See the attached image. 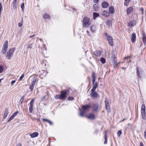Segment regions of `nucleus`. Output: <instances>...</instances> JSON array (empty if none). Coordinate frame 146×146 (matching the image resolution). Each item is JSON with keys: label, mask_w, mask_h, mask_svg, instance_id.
I'll use <instances>...</instances> for the list:
<instances>
[{"label": "nucleus", "mask_w": 146, "mask_h": 146, "mask_svg": "<svg viewBox=\"0 0 146 146\" xmlns=\"http://www.w3.org/2000/svg\"><path fill=\"white\" fill-rule=\"evenodd\" d=\"M81 107L82 110L80 108L79 109L80 111L79 115L81 117H83L84 116L86 111L91 108V106L90 105L88 104L83 105Z\"/></svg>", "instance_id": "nucleus-1"}, {"label": "nucleus", "mask_w": 146, "mask_h": 146, "mask_svg": "<svg viewBox=\"0 0 146 146\" xmlns=\"http://www.w3.org/2000/svg\"><path fill=\"white\" fill-rule=\"evenodd\" d=\"M136 74L138 77L137 79L139 81L138 78L141 79L142 78V76L145 75V73L142 68L140 67H136Z\"/></svg>", "instance_id": "nucleus-2"}, {"label": "nucleus", "mask_w": 146, "mask_h": 146, "mask_svg": "<svg viewBox=\"0 0 146 146\" xmlns=\"http://www.w3.org/2000/svg\"><path fill=\"white\" fill-rule=\"evenodd\" d=\"M90 19L88 17H86L83 20V24L84 26L86 27H88L90 24Z\"/></svg>", "instance_id": "nucleus-3"}, {"label": "nucleus", "mask_w": 146, "mask_h": 146, "mask_svg": "<svg viewBox=\"0 0 146 146\" xmlns=\"http://www.w3.org/2000/svg\"><path fill=\"white\" fill-rule=\"evenodd\" d=\"M91 77L92 79V83L93 87L97 88L98 86V84L97 82L95 83L96 77L95 73L93 72H92Z\"/></svg>", "instance_id": "nucleus-4"}, {"label": "nucleus", "mask_w": 146, "mask_h": 146, "mask_svg": "<svg viewBox=\"0 0 146 146\" xmlns=\"http://www.w3.org/2000/svg\"><path fill=\"white\" fill-rule=\"evenodd\" d=\"M112 62L114 68H116L118 65V63L115 59V56L114 54H113L111 57Z\"/></svg>", "instance_id": "nucleus-5"}, {"label": "nucleus", "mask_w": 146, "mask_h": 146, "mask_svg": "<svg viewBox=\"0 0 146 146\" xmlns=\"http://www.w3.org/2000/svg\"><path fill=\"white\" fill-rule=\"evenodd\" d=\"M34 98H33L31 101L29 103L30 106L29 107V111L30 113H32L33 110V104L35 101Z\"/></svg>", "instance_id": "nucleus-6"}, {"label": "nucleus", "mask_w": 146, "mask_h": 146, "mask_svg": "<svg viewBox=\"0 0 146 146\" xmlns=\"http://www.w3.org/2000/svg\"><path fill=\"white\" fill-rule=\"evenodd\" d=\"M99 108V105L98 104H93L91 108L92 109L93 111L97 112Z\"/></svg>", "instance_id": "nucleus-7"}, {"label": "nucleus", "mask_w": 146, "mask_h": 146, "mask_svg": "<svg viewBox=\"0 0 146 146\" xmlns=\"http://www.w3.org/2000/svg\"><path fill=\"white\" fill-rule=\"evenodd\" d=\"M60 97L61 98V100H63L65 99L67 97L66 93L63 90H62L60 94Z\"/></svg>", "instance_id": "nucleus-8"}, {"label": "nucleus", "mask_w": 146, "mask_h": 146, "mask_svg": "<svg viewBox=\"0 0 146 146\" xmlns=\"http://www.w3.org/2000/svg\"><path fill=\"white\" fill-rule=\"evenodd\" d=\"M85 115L86 117L91 120H93L95 119V115L92 113H90L88 115L85 114Z\"/></svg>", "instance_id": "nucleus-9"}, {"label": "nucleus", "mask_w": 146, "mask_h": 146, "mask_svg": "<svg viewBox=\"0 0 146 146\" xmlns=\"http://www.w3.org/2000/svg\"><path fill=\"white\" fill-rule=\"evenodd\" d=\"M142 40L145 46L146 44V35L145 33L143 30H142Z\"/></svg>", "instance_id": "nucleus-10"}, {"label": "nucleus", "mask_w": 146, "mask_h": 146, "mask_svg": "<svg viewBox=\"0 0 146 146\" xmlns=\"http://www.w3.org/2000/svg\"><path fill=\"white\" fill-rule=\"evenodd\" d=\"M128 26L130 27H133L136 24V21L135 20H133L131 21H129L128 23Z\"/></svg>", "instance_id": "nucleus-11"}, {"label": "nucleus", "mask_w": 146, "mask_h": 146, "mask_svg": "<svg viewBox=\"0 0 146 146\" xmlns=\"http://www.w3.org/2000/svg\"><path fill=\"white\" fill-rule=\"evenodd\" d=\"M107 40L109 44L111 45V46H113V38L112 37L110 36L109 37L107 38Z\"/></svg>", "instance_id": "nucleus-12"}, {"label": "nucleus", "mask_w": 146, "mask_h": 146, "mask_svg": "<svg viewBox=\"0 0 146 146\" xmlns=\"http://www.w3.org/2000/svg\"><path fill=\"white\" fill-rule=\"evenodd\" d=\"M18 2L17 1V0H13L12 2L13 7L14 9H17L18 5Z\"/></svg>", "instance_id": "nucleus-13"}, {"label": "nucleus", "mask_w": 146, "mask_h": 146, "mask_svg": "<svg viewBox=\"0 0 146 146\" xmlns=\"http://www.w3.org/2000/svg\"><path fill=\"white\" fill-rule=\"evenodd\" d=\"M90 94L92 98H96L98 96V93L96 91L91 92Z\"/></svg>", "instance_id": "nucleus-14"}, {"label": "nucleus", "mask_w": 146, "mask_h": 146, "mask_svg": "<svg viewBox=\"0 0 146 146\" xmlns=\"http://www.w3.org/2000/svg\"><path fill=\"white\" fill-rule=\"evenodd\" d=\"M131 40L132 43H134L136 40V36L135 33H133L132 34L131 38Z\"/></svg>", "instance_id": "nucleus-15"}, {"label": "nucleus", "mask_w": 146, "mask_h": 146, "mask_svg": "<svg viewBox=\"0 0 146 146\" xmlns=\"http://www.w3.org/2000/svg\"><path fill=\"white\" fill-rule=\"evenodd\" d=\"M132 59V56L131 54L130 56L125 57L124 59L125 60H127V63H129L131 61Z\"/></svg>", "instance_id": "nucleus-16"}, {"label": "nucleus", "mask_w": 146, "mask_h": 146, "mask_svg": "<svg viewBox=\"0 0 146 146\" xmlns=\"http://www.w3.org/2000/svg\"><path fill=\"white\" fill-rule=\"evenodd\" d=\"M102 7L103 8H106L109 5V3L107 2H102L101 4Z\"/></svg>", "instance_id": "nucleus-17"}, {"label": "nucleus", "mask_w": 146, "mask_h": 146, "mask_svg": "<svg viewBox=\"0 0 146 146\" xmlns=\"http://www.w3.org/2000/svg\"><path fill=\"white\" fill-rule=\"evenodd\" d=\"M9 112L8 111V109L7 108H5L4 110V117L3 119H5L6 117H7L8 113Z\"/></svg>", "instance_id": "nucleus-18"}, {"label": "nucleus", "mask_w": 146, "mask_h": 146, "mask_svg": "<svg viewBox=\"0 0 146 146\" xmlns=\"http://www.w3.org/2000/svg\"><path fill=\"white\" fill-rule=\"evenodd\" d=\"M46 75L45 71L44 70H42L39 74V77L41 78H43Z\"/></svg>", "instance_id": "nucleus-19"}, {"label": "nucleus", "mask_w": 146, "mask_h": 146, "mask_svg": "<svg viewBox=\"0 0 146 146\" xmlns=\"http://www.w3.org/2000/svg\"><path fill=\"white\" fill-rule=\"evenodd\" d=\"M132 7L131 6L128 8L127 9L126 13L127 15L130 14L133 10Z\"/></svg>", "instance_id": "nucleus-20"}, {"label": "nucleus", "mask_w": 146, "mask_h": 146, "mask_svg": "<svg viewBox=\"0 0 146 146\" xmlns=\"http://www.w3.org/2000/svg\"><path fill=\"white\" fill-rule=\"evenodd\" d=\"M102 15L105 17H108L110 15V13L106 11H104L102 13Z\"/></svg>", "instance_id": "nucleus-21"}, {"label": "nucleus", "mask_w": 146, "mask_h": 146, "mask_svg": "<svg viewBox=\"0 0 146 146\" xmlns=\"http://www.w3.org/2000/svg\"><path fill=\"white\" fill-rule=\"evenodd\" d=\"M38 135V133L37 132H35L30 134V135L32 138H34L37 137Z\"/></svg>", "instance_id": "nucleus-22"}, {"label": "nucleus", "mask_w": 146, "mask_h": 146, "mask_svg": "<svg viewBox=\"0 0 146 146\" xmlns=\"http://www.w3.org/2000/svg\"><path fill=\"white\" fill-rule=\"evenodd\" d=\"M8 46V42L7 40L4 43L2 48L7 49Z\"/></svg>", "instance_id": "nucleus-23"}, {"label": "nucleus", "mask_w": 146, "mask_h": 146, "mask_svg": "<svg viewBox=\"0 0 146 146\" xmlns=\"http://www.w3.org/2000/svg\"><path fill=\"white\" fill-rule=\"evenodd\" d=\"M12 54L9 51H8L6 53V56L8 58V59L10 60L11 58V56Z\"/></svg>", "instance_id": "nucleus-24"}, {"label": "nucleus", "mask_w": 146, "mask_h": 146, "mask_svg": "<svg viewBox=\"0 0 146 146\" xmlns=\"http://www.w3.org/2000/svg\"><path fill=\"white\" fill-rule=\"evenodd\" d=\"M94 54L96 56H99L101 55V52L99 50H97L94 52Z\"/></svg>", "instance_id": "nucleus-25"}, {"label": "nucleus", "mask_w": 146, "mask_h": 146, "mask_svg": "<svg viewBox=\"0 0 146 146\" xmlns=\"http://www.w3.org/2000/svg\"><path fill=\"white\" fill-rule=\"evenodd\" d=\"M142 119L144 120L146 119V112H141Z\"/></svg>", "instance_id": "nucleus-26"}, {"label": "nucleus", "mask_w": 146, "mask_h": 146, "mask_svg": "<svg viewBox=\"0 0 146 146\" xmlns=\"http://www.w3.org/2000/svg\"><path fill=\"white\" fill-rule=\"evenodd\" d=\"M93 6V9L94 11H97L98 10L99 7L97 5L94 4Z\"/></svg>", "instance_id": "nucleus-27"}, {"label": "nucleus", "mask_w": 146, "mask_h": 146, "mask_svg": "<svg viewBox=\"0 0 146 146\" xmlns=\"http://www.w3.org/2000/svg\"><path fill=\"white\" fill-rule=\"evenodd\" d=\"M109 10L111 14H113L114 12V8L113 7H110L109 9Z\"/></svg>", "instance_id": "nucleus-28"}, {"label": "nucleus", "mask_w": 146, "mask_h": 146, "mask_svg": "<svg viewBox=\"0 0 146 146\" xmlns=\"http://www.w3.org/2000/svg\"><path fill=\"white\" fill-rule=\"evenodd\" d=\"M146 107L144 104H142L141 107V112H145Z\"/></svg>", "instance_id": "nucleus-29"}, {"label": "nucleus", "mask_w": 146, "mask_h": 146, "mask_svg": "<svg viewBox=\"0 0 146 146\" xmlns=\"http://www.w3.org/2000/svg\"><path fill=\"white\" fill-rule=\"evenodd\" d=\"M35 85V84H32V83H31V84L30 85L29 88V89L30 90V92H33Z\"/></svg>", "instance_id": "nucleus-30"}, {"label": "nucleus", "mask_w": 146, "mask_h": 146, "mask_svg": "<svg viewBox=\"0 0 146 146\" xmlns=\"http://www.w3.org/2000/svg\"><path fill=\"white\" fill-rule=\"evenodd\" d=\"M43 17L45 19H50V17L49 15L47 13H45L42 15Z\"/></svg>", "instance_id": "nucleus-31"}, {"label": "nucleus", "mask_w": 146, "mask_h": 146, "mask_svg": "<svg viewBox=\"0 0 146 146\" xmlns=\"http://www.w3.org/2000/svg\"><path fill=\"white\" fill-rule=\"evenodd\" d=\"M105 141L104 143V144H106L107 143V137L106 132H105L104 135Z\"/></svg>", "instance_id": "nucleus-32"}, {"label": "nucleus", "mask_w": 146, "mask_h": 146, "mask_svg": "<svg viewBox=\"0 0 146 146\" xmlns=\"http://www.w3.org/2000/svg\"><path fill=\"white\" fill-rule=\"evenodd\" d=\"M93 18L95 19L98 17L99 16V14L98 13L94 12L93 13Z\"/></svg>", "instance_id": "nucleus-33"}, {"label": "nucleus", "mask_w": 146, "mask_h": 146, "mask_svg": "<svg viewBox=\"0 0 146 146\" xmlns=\"http://www.w3.org/2000/svg\"><path fill=\"white\" fill-rule=\"evenodd\" d=\"M15 50V48L13 47L9 49V50L8 51H9V52H10L12 54L14 52Z\"/></svg>", "instance_id": "nucleus-34"}, {"label": "nucleus", "mask_w": 146, "mask_h": 146, "mask_svg": "<svg viewBox=\"0 0 146 146\" xmlns=\"http://www.w3.org/2000/svg\"><path fill=\"white\" fill-rule=\"evenodd\" d=\"M130 1L131 0H125V2L124 3V5L126 6H128Z\"/></svg>", "instance_id": "nucleus-35"}, {"label": "nucleus", "mask_w": 146, "mask_h": 146, "mask_svg": "<svg viewBox=\"0 0 146 146\" xmlns=\"http://www.w3.org/2000/svg\"><path fill=\"white\" fill-rule=\"evenodd\" d=\"M100 60L103 64H104L106 63V60L103 57L101 58L100 59Z\"/></svg>", "instance_id": "nucleus-36"}, {"label": "nucleus", "mask_w": 146, "mask_h": 146, "mask_svg": "<svg viewBox=\"0 0 146 146\" xmlns=\"http://www.w3.org/2000/svg\"><path fill=\"white\" fill-rule=\"evenodd\" d=\"M106 109L108 112H110L111 110L110 108V105L105 106Z\"/></svg>", "instance_id": "nucleus-37"}, {"label": "nucleus", "mask_w": 146, "mask_h": 146, "mask_svg": "<svg viewBox=\"0 0 146 146\" xmlns=\"http://www.w3.org/2000/svg\"><path fill=\"white\" fill-rule=\"evenodd\" d=\"M105 106L110 105V104H109V102L107 98H106V100L105 101Z\"/></svg>", "instance_id": "nucleus-38"}, {"label": "nucleus", "mask_w": 146, "mask_h": 146, "mask_svg": "<svg viewBox=\"0 0 146 146\" xmlns=\"http://www.w3.org/2000/svg\"><path fill=\"white\" fill-rule=\"evenodd\" d=\"M71 90V89L70 88H68L67 89L64 90L63 91L66 92L67 94H68L69 92Z\"/></svg>", "instance_id": "nucleus-39"}, {"label": "nucleus", "mask_w": 146, "mask_h": 146, "mask_svg": "<svg viewBox=\"0 0 146 146\" xmlns=\"http://www.w3.org/2000/svg\"><path fill=\"white\" fill-rule=\"evenodd\" d=\"M25 97V96L24 95V96H23L21 98L20 100V102L21 104L23 103V102L24 100Z\"/></svg>", "instance_id": "nucleus-40"}, {"label": "nucleus", "mask_w": 146, "mask_h": 146, "mask_svg": "<svg viewBox=\"0 0 146 146\" xmlns=\"http://www.w3.org/2000/svg\"><path fill=\"white\" fill-rule=\"evenodd\" d=\"M54 98L57 99H60L61 100V98L60 97V94L59 95H56L54 96Z\"/></svg>", "instance_id": "nucleus-41"}, {"label": "nucleus", "mask_w": 146, "mask_h": 146, "mask_svg": "<svg viewBox=\"0 0 146 146\" xmlns=\"http://www.w3.org/2000/svg\"><path fill=\"white\" fill-rule=\"evenodd\" d=\"M14 117L12 115L10 117L9 119L8 120L7 122L9 123L13 119Z\"/></svg>", "instance_id": "nucleus-42"}, {"label": "nucleus", "mask_w": 146, "mask_h": 146, "mask_svg": "<svg viewBox=\"0 0 146 146\" xmlns=\"http://www.w3.org/2000/svg\"><path fill=\"white\" fill-rule=\"evenodd\" d=\"M36 80H37L36 77H34L33 79V81L32 82H31V83H32V84H35V83L36 81Z\"/></svg>", "instance_id": "nucleus-43"}, {"label": "nucleus", "mask_w": 146, "mask_h": 146, "mask_svg": "<svg viewBox=\"0 0 146 146\" xmlns=\"http://www.w3.org/2000/svg\"><path fill=\"white\" fill-rule=\"evenodd\" d=\"M19 113V111H17L16 112L14 113L12 115L14 117Z\"/></svg>", "instance_id": "nucleus-44"}, {"label": "nucleus", "mask_w": 146, "mask_h": 146, "mask_svg": "<svg viewBox=\"0 0 146 146\" xmlns=\"http://www.w3.org/2000/svg\"><path fill=\"white\" fill-rule=\"evenodd\" d=\"M7 50V49L2 48L1 52H2L3 54H5L6 53Z\"/></svg>", "instance_id": "nucleus-45"}, {"label": "nucleus", "mask_w": 146, "mask_h": 146, "mask_svg": "<svg viewBox=\"0 0 146 146\" xmlns=\"http://www.w3.org/2000/svg\"><path fill=\"white\" fill-rule=\"evenodd\" d=\"M24 74H22L21 77H20L19 79V81H21L22 80L23 78L24 77Z\"/></svg>", "instance_id": "nucleus-46"}, {"label": "nucleus", "mask_w": 146, "mask_h": 146, "mask_svg": "<svg viewBox=\"0 0 146 146\" xmlns=\"http://www.w3.org/2000/svg\"><path fill=\"white\" fill-rule=\"evenodd\" d=\"M67 99L69 100H74V98L73 97H68Z\"/></svg>", "instance_id": "nucleus-47"}, {"label": "nucleus", "mask_w": 146, "mask_h": 146, "mask_svg": "<svg viewBox=\"0 0 146 146\" xmlns=\"http://www.w3.org/2000/svg\"><path fill=\"white\" fill-rule=\"evenodd\" d=\"M21 7L22 10L23 11L24 9V3H22L21 4Z\"/></svg>", "instance_id": "nucleus-48"}, {"label": "nucleus", "mask_w": 146, "mask_h": 146, "mask_svg": "<svg viewBox=\"0 0 146 146\" xmlns=\"http://www.w3.org/2000/svg\"><path fill=\"white\" fill-rule=\"evenodd\" d=\"M122 133V131L121 130L119 131L117 133V135L118 137H119Z\"/></svg>", "instance_id": "nucleus-49"}, {"label": "nucleus", "mask_w": 146, "mask_h": 146, "mask_svg": "<svg viewBox=\"0 0 146 146\" xmlns=\"http://www.w3.org/2000/svg\"><path fill=\"white\" fill-rule=\"evenodd\" d=\"M32 43L29 44L27 46V48H31L32 47Z\"/></svg>", "instance_id": "nucleus-50"}, {"label": "nucleus", "mask_w": 146, "mask_h": 146, "mask_svg": "<svg viewBox=\"0 0 146 146\" xmlns=\"http://www.w3.org/2000/svg\"><path fill=\"white\" fill-rule=\"evenodd\" d=\"M3 67L1 66H0V73H1L3 70Z\"/></svg>", "instance_id": "nucleus-51"}, {"label": "nucleus", "mask_w": 146, "mask_h": 146, "mask_svg": "<svg viewBox=\"0 0 146 146\" xmlns=\"http://www.w3.org/2000/svg\"><path fill=\"white\" fill-rule=\"evenodd\" d=\"M104 35L107 38L110 36V35L106 33H104Z\"/></svg>", "instance_id": "nucleus-52"}, {"label": "nucleus", "mask_w": 146, "mask_h": 146, "mask_svg": "<svg viewBox=\"0 0 146 146\" xmlns=\"http://www.w3.org/2000/svg\"><path fill=\"white\" fill-rule=\"evenodd\" d=\"M140 10H141L142 11V12H141L142 14V15L144 13V10L143 8V7H141L140 8Z\"/></svg>", "instance_id": "nucleus-53"}, {"label": "nucleus", "mask_w": 146, "mask_h": 146, "mask_svg": "<svg viewBox=\"0 0 146 146\" xmlns=\"http://www.w3.org/2000/svg\"><path fill=\"white\" fill-rule=\"evenodd\" d=\"M96 88L93 87V88L91 90V92L95 91Z\"/></svg>", "instance_id": "nucleus-54"}, {"label": "nucleus", "mask_w": 146, "mask_h": 146, "mask_svg": "<svg viewBox=\"0 0 146 146\" xmlns=\"http://www.w3.org/2000/svg\"><path fill=\"white\" fill-rule=\"evenodd\" d=\"M42 121H46L48 123L49 122V120L47 119L42 118Z\"/></svg>", "instance_id": "nucleus-55"}, {"label": "nucleus", "mask_w": 146, "mask_h": 146, "mask_svg": "<svg viewBox=\"0 0 146 146\" xmlns=\"http://www.w3.org/2000/svg\"><path fill=\"white\" fill-rule=\"evenodd\" d=\"M2 9V5L1 3L0 2V12L1 13V10Z\"/></svg>", "instance_id": "nucleus-56"}, {"label": "nucleus", "mask_w": 146, "mask_h": 146, "mask_svg": "<svg viewBox=\"0 0 146 146\" xmlns=\"http://www.w3.org/2000/svg\"><path fill=\"white\" fill-rule=\"evenodd\" d=\"M22 25H23L22 23V22L18 24V26L19 27H21L22 26Z\"/></svg>", "instance_id": "nucleus-57"}, {"label": "nucleus", "mask_w": 146, "mask_h": 146, "mask_svg": "<svg viewBox=\"0 0 146 146\" xmlns=\"http://www.w3.org/2000/svg\"><path fill=\"white\" fill-rule=\"evenodd\" d=\"M99 0H93V2L94 3H98V2Z\"/></svg>", "instance_id": "nucleus-58"}, {"label": "nucleus", "mask_w": 146, "mask_h": 146, "mask_svg": "<svg viewBox=\"0 0 146 146\" xmlns=\"http://www.w3.org/2000/svg\"><path fill=\"white\" fill-rule=\"evenodd\" d=\"M16 82L15 80H13L12 81V82H11V84L12 85H13Z\"/></svg>", "instance_id": "nucleus-59"}, {"label": "nucleus", "mask_w": 146, "mask_h": 146, "mask_svg": "<svg viewBox=\"0 0 146 146\" xmlns=\"http://www.w3.org/2000/svg\"><path fill=\"white\" fill-rule=\"evenodd\" d=\"M94 28H90V29L91 30V31L93 33L94 32V31H95V30L94 29H94Z\"/></svg>", "instance_id": "nucleus-60"}, {"label": "nucleus", "mask_w": 146, "mask_h": 146, "mask_svg": "<svg viewBox=\"0 0 146 146\" xmlns=\"http://www.w3.org/2000/svg\"><path fill=\"white\" fill-rule=\"evenodd\" d=\"M46 99L45 96H44L42 98V101H44V100H45Z\"/></svg>", "instance_id": "nucleus-61"}, {"label": "nucleus", "mask_w": 146, "mask_h": 146, "mask_svg": "<svg viewBox=\"0 0 146 146\" xmlns=\"http://www.w3.org/2000/svg\"><path fill=\"white\" fill-rule=\"evenodd\" d=\"M140 146H144L142 142H140Z\"/></svg>", "instance_id": "nucleus-62"}, {"label": "nucleus", "mask_w": 146, "mask_h": 146, "mask_svg": "<svg viewBox=\"0 0 146 146\" xmlns=\"http://www.w3.org/2000/svg\"><path fill=\"white\" fill-rule=\"evenodd\" d=\"M48 123H49L50 125H52L53 123L50 120L49 121Z\"/></svg>", "instance_id": "nucleus-63"}, {"label": "nucleus", "mask_w": 146, "mask_h": 146, "mask_svg": "<svg viewBox=\"0 0 146 146\" xmlns=\"http://www.w3.org/2000/svg\"><path fill=\"white\" fill-rule=\"evenodd\" d=\"M21 144L20 143H19L17 144L16 146H21Z\"/></svg>", "instance_id": "nucleus-64"}]
</instances>
